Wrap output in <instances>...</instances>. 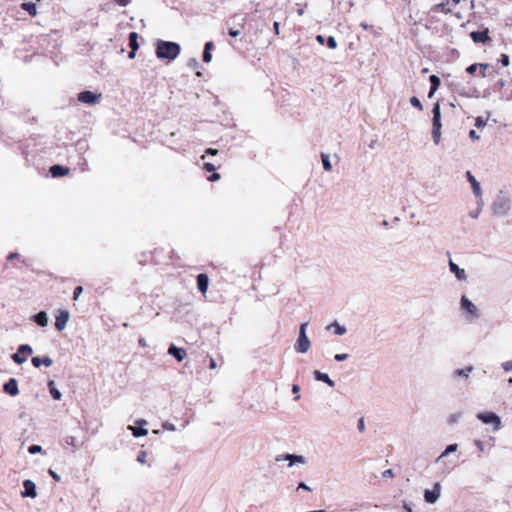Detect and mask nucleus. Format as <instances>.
<instances>
[{"instance_id": "13d9d810", "label": "nucleus", "mask_w": 512, "mask_h": 512, "mask_svg": "<svg viewBox=\"0 0 512 512\" xmlns=\"http://www.w3.org/2000/svg\"><path fill=\"white\" fill-rule=\"evenodd\" d=\"M382 475H383V477L392 476L393 475V471L391 469L385 470Z\"/></svg>"}, {"instance_id": "b1692460", "label": "nucleus", "mask_w": 512, "mask_h": 512, "mask_svg": "<svg viewBox=\"0 0 512 512\" xmlns=\"http://www.w3.org/2000/svg\"><path fill=\"white\" fill-rule=\"evenodd\" d=\"M429 80L431 83V89L429 91L428 97L431 98L434 95V93L436 92V90L439 88L441 81H440L439 77L436 75H431L429 77Z\"/></svg>"}, {"instance_id": "dca6fc26", "label": "nucleus", "mask_w": 512, "mask_h": 512, "mask_svg": "<svg viewBox=\"0 0 512 512\" xmlns=\"http://www.w3.org/2000/svg\"><path fill=\"white\" fill-rule=\"evenodd\" d=\"M470 36L476 43H485L490 40V37L488 36V30L473 31L471 32Z\"/></svg>"}, {"instance_id": "5701e85b", "label": "nucleus", "mask_w": 512, "mask_h": 512, "mask_svg": "<svg viewBox=\"0 0 512 512\" xmlns=\"http://www.w3.org/2000/svg\"><path fill=\"white\" fill-rule=\"evenodd\" d=\"M327 330H333V332L336 334V335H344L347 331L346 327L344 325H341L340 323L338 322H333L331 323L330 325H328L326 327Z\"/></svg>"}, {"instance_id": "69168bd1", "label": "nucleus", "mask_w": 512, "mask_h": 512, "mask_svg": "<svg viewBox=\"0 0 512 512\" xmlns=\"http://www.w3.org/2000/svg\"><path fill=\"white\" fill-rule=\"evenodd\" d=\"M135 56H136V51H134V50H132V49H131V51H130V52H129V54H128V57H129L130 59H133V58H135Z\"/></svg>"}, {"instance_id": "6e6552de", "label": "nucleus", "mask_w": 512, "mask_h": 512, "mask_svg": "<svg viewBox=\"0 0 512 512\" xmlns=\"http://www.w3.org/2000/svg\"><path fill=\"white\" fill-rule=\"evenodd\" d=\"M100 98H101L100 94H95L91 91H83L78 94V100L80 102L85 103V104H90V105L99 103Z\"/></svg>"}, {"instance_id": "0e129e2a", "label": "nucleus", "mask_w": 512, "mask_h": 512, "mask_svg": "<svg viewBox=\"0 0 512 512\" xmlns=\"http://www.w3.org/2000/svg\"><path fill=\"white\" fill-rule=\"evenodd\" d=\"M316 40L320 43V44H324V37L322 35H318L316 37Z\"/></svg>"}, {"instance_id": "f8f14e48", "label": "nucleus", "mask_w": 512, "mask_h": 512, "mask_svg": "<svg viewBox=\"0 0 512 512\" xmlns=\"http://www.w3.org/2000/svg\"><path fill=\"white\" fill-rule=\"evenodd\" d=\"M3 390L5 393L16 396L19 393L18 382L15 378H10L4 385Z\"/></svg>"}, {"instance_id": "39448f33", "label": "nucleus", "mask_w": 512, "mask_h": 512, "mask_svg": "<svg viewBox=\"0 0 512 512\" xmlns=\"http://www.w3.org/2000/svg\"><path fill=\"white\" fill-rule=\"evenodd\" d=\"M477 418L485 424H493V429L495 431L498 430L501 426L500 417L493 412L478 413Z\"/></svg>"}, {"instance_id": "4d7b16f0", "label": "nucleus", "mask_w": 512, "mask_h": 512, "mask_svg": "<svg viewBox=\"0 0 512 512\" xmlns=\"http://www.w3.org/2000/svg\"><path fill=\"white\" fill-rule=\"evenodd\" d=\"M116 2L121 6H127L130 3V0H116Z\"/></svg>"}, {"instance_id": "20e7f679", "label": "nucleus", "mask_w": 512, "mask_h": 512, "mask_svg": "<svg viewBox=\"0 0 512 512\" xmlns=\"http://www.w3.org/2000/svg\"><path fill=\"white\" fill-rule=\"evenodd\" d=\"M33 353V349L28 344H22L18 347L17 352L11 358L17 364H23L27 361L28 356Z\"/></svg>"}, {"instance_id": "8fccbe9b", "label": "nucleus", "mask_w": 512, "mask_h": 512, "mask_svg": "<svg viewBox=\"0 0 512 512\" xmlns=\"http://www.w3.org/2000/svg\"><path fill=\"white\" fill-rule=\"evenodd\" d=\"M219 179H220V174H219V173H213V174L208 178V180H209V181H212V182H213V181H217V180H219Z\"/></svg>"}, {"instance_id": "f704fd0d", "label": "nucleus", "mask_w": 512, "mask_h": 512, "mask_svg": "<svg viewBox=\"0 0 512 512\" xmlns=\"http://www.w3.org/2000/svg\"><path fill=\"white\" fill-rule=\"evenodd\" d=\"M30 454L40 453L42 451V447L40 445H32L28 448Z\"/></svg>"}, {"instance_id": "e433bc0d", "label": "nucleus", "mask_w": 512, "mask_h": 512, "mask_svg": "<svg viewBox=\"0 0 512 512\" xmlns=\"http://www.w3.org/2000/svg\"><path fill=\"white\" fill-rule=\"evenodd\" d=\"M349 357V355L347 353H341V354H336L334 356V359L338 362H342V361H345L347 360Z\"/></svg>"}, {"instance_id": "58836bf2", "label": "nucleus", "mask_w": 512, "mask_h": 512, "mask_svg": "<svg viewBox=\"0 0 512 512\" xmlns=\"http://www.w3.org/2000/svg\"><path fill=\"white\" fill-rule=\"evenodd\" d=\"M485 125H486V121L483 118H481V117H477L476 118L475 126L477 128H483Z\"/></svg>"}, {"instance_id": "052dcab7", "label": "nucleus", "mask_w": 512, "mask_h": 512, "mask_svg": "<svg viewBox=\"0 0 512 512\" xmlns=\"http://www.w3.org/2000/svg\"><path fill=\"white\" fill-rule=\"evenodd\" d=\"M279 27H280L279 22H274V24H273V28H274V31H275V33H276L277 35L279 34Z\"/></svg>"}, {"instance_id": "1a4fd4ad", "label": "nucleus", "mask_w": 512, "mask_h": 512, "mask_svg": "<svg viewBox=\"0 0 512 512\" xmlns=\"http://www.w3.org/2000/svg\"><path fill=\"white\" fill-rule=\"evenodd\" d=\"M69 318H70V314L67 310L60 311L58 313V315L56 316L55 328L58 331H63L68 324Z\"/></svg>"}, {"instance_id": "393cba45", "label": "nucleus", "mask_w": 512, "mask_h": 512, "mask_svg": "<svg viewBox=\"0 0 512 512\" xmlns=\"http://www.w3.org/2000/svg\"><path fill=\"white\" fill-rule=\"evenodd\" d=\"M458 449L457 444H450L446 447V449L439 455V457L436 459V462L438 463L442 458L448 456L451 453L456 452Z\"/></svg>"}, {"instance_id": "c85d7f7f", "label": "nucleus", "mask_w": 512, "mask_h": 512, "mask_svg": "<svg viewBox=\"0 0 512 512\" xmlns=\"http://www.w3.org/2000/svg\"><path fill=\"white\" fill-rule=\"evenodd\" d=\"M21 7L22 9L26 10L31 16L37 15V8L34 3H23Z\"/></svg>"}, {"instance_id": "3c124183", "label": "nucleus", "mask_w": 512, "mask_h": 512, "mask_svg": "<svg viewBox=\"0 0 512 512\" xmlns=\"http://www.w3.org/2000/svg\"><path fill=\"white\" fill-rule=\"evenodd\" d=\"M205 153L208 154V155H217L218 154V150L217 149H213V148H208L205 150Z\"/></svg>"}, {"instance_id": "7ed1b4c3", "label": "nucleus", "mask_w": 512, "mask_h": 512, "mask_svg": "<svg viewBox=\"0 0 512 512\" xmlns=\"http://www.w3.org/2000/svg\"><path fill=\"white\" fill-rule=\"evenodd\" d=\"M460 307L465 312V317L469 320H475L479 317V311L475 304L463 295L460 300Z\"/></svg>"}, {"instance_id": "f03ea898", "label": "nucleus", "mask_w": 512, "mask_h": 512, "mask_svg": "<svg viewBox=\"0 0 512 512\" xmlns=\"http://www.w3.org/2000/svg\"><path fill=\"white\" fill-rule=\"evenodd\" d=\"M309 323L305 322L300 325L299 333H298V339L295 343L294 349L297 353L304 354L306 353L311 346V342L307 336V327Z\"/></svg>"}, {"instance_id": "a19ab883", "label": "nucleus", "mask_w": 512, "mask_h": 512, "mask_svg": "<svg viewBox=\"0 0 512 512\" xmlns=\"http://www.w3.org/2000/svg\"><path fill=\"white\" fill-rule=\"evenodd\" d=\"M501 366L505 371H510L512 370V361L503 362Z\"/></svg>"}, {"instance_id": "680f3d73", "label": "nucleus", "mask_w": 512, "mask_h": 512, "mask_svg": "<svg viewBox=\"0 0 512 512\" xmlns=\"http://www.w3.org/2000/svg\"><path fill=\"white\" fill-rule=\"evenodd\" d=\"M209 367H210V369H215L216 368V362H215V360L213 358H210Z\"/></svg>"}, {"instance_id": "79ce46f5", "label": "nucleus", "mask_w": 512, "mask_h": 512, "mask_svg": "<svg viewBox=\"0 0 512 512\" xmlns=\"http://www.w3.org/2000/svg\"><path fill=\"white\" fill-rule=\"evenodd\" d=\"M82 292L83 288L81 286H77L74 290V300H77Z\"/></svg>"}, {"instance_id": "864d4df0", "label": "nucleus", "mask_w": 512, "mask_h": 512, "mask_svg": "<svg viewBox=\"0 0 512 512\" xmlns=\"http://www.w3.org/2000/svg\"><path fill=\"white\" fill-rule=\"evenodd\" d=\"M479 67L481 69V76L485 77V70L488 67V64H479Z\"/></svg>"}, {"instance_id": "7c9ffc66", "label": "nucleus", "mask_w": 512, "mask_h": 512, "mask_svg": "<svg viewBox=\"0 0 512 512\" xmlns=\"http://www.w3.org/2000/svg\"><path fill=\"white\" fill-rule=\"evenodd\" d=\"M321 159H322V164H323V168L324 170L326 171H330L332 169V165H331V162H330V159H329V156L327 154H322L321 155Z\"/></svg>"}, {"instance_id": "f3484780", "label": "nucleus", "mask_w": 512, "mask_h": 512, "mask_svg": "<svg viewBox=\"0 0 512 512\" xmlns=\"http://www.w3.org/2000/svg\"><path fill=\"white\" fill-rule=\"evenodd\" d=\"M433 119H432V127L434 128H441V110H440V104L437 102L433 107Z\"/></svg>"}, {"instance_id": "a878e982", "label": "nucleus", "mask_w": 512, "mask_h": 512, "mask_svg": "<svg viewBox=\"0 0 512 512\" xmlns=\"http://www.w3.org/2000/svg\"><path fill=\"white\" fill-rule=\"evenodd\" d=\"M473 370V367L470 366V367H467L465 369H457L453 372V377L456 378V377H464V378H467L469 377L471 371Z\"/></svg>"}, {"instance_id": "9b49d317", "label": "nucleus", "mask_w": 512, "mask_h": 512, "mask_svg": "<svg viewBox=\"0 0 512 512\" xmlns=\"http://www.w3.org/2000/svg\"><path fill=\"white\" fill-rule=\"evenodd\" d=\"M23 486L24 491L21 492L22 497L36 498V484L32 480H25Z\"/></svg>"}, {"instance_id": "c03bdc74", "label": "nucleus", "mask_w": 512, "mask_h": 512, "mask_svg": "<svg viewBox=\"0 0 512 512\" xmlns=\"http://www.w3.org/2000/svg\"><path fill=\"white\" fill-rule=\"evenodd\" d=\"M204 169L208 172H212V171H215L216 170V167L215 165H213L212 163H205L204 164Z\"/></svg>"}, {"instance_id": "5fc2aeb1", "label": "nucleus", "mask_w": 512, "mask_h": 512, "mask_svg": "<svg viewBox=\"0 0 512 512\" xmlns=\"http://www.w3.org/2000/svg\"><path fill=\"white\" fill-rule=\"evenodd\" d=\"M212 47H213V43L212 42H207L205 44V46H204V50L210 52Z\"/></svg>"}, {"instance_id": "4468645a", "label": "nucleus", "mask_w": 512, "mask_h": 512, "mask_svg": "<svg viewBox=\"0 0 512 512\" xmlns=\"http://www.w3.org/2000/svg\"><path fill=\"white\" fill-rule=\"evenodd\" d=\"M466 177L469 183L471 184L472 191L476 197H480L482 194L480 183L477 179L472 175L470 171L466 172Z\"/></svg>"}, {"instance_id": "72a5a7b5", "label": "nucleus", "mask_w": 512, "mask_h": 512, "mask_svg": "<svg viewBox=\"0 0 512 512\" xmlns=\"http://www.w3.org/2000/svg\"><path fill=\"white\" fill-rule=\"evenodd\" d=\"M410 103H411L412 106H414L415 108L419 109L420 111L423 109V106H422L420 100L417 97H415V96L410 98Z\"/></svg>"}, {"instance_id": "2f4dec72", "label": "nucleus", "mask_w": 512, "mask_h": 512, "mask_svg": "<svg viewBox=\"0 0 512 512\" xmlns=\"http://www.w3.org/2000/svg\"><path fill=\"white\" fill-rule=\"evenodd\" d=\"M432 138L436 145L439 144L441 139V128L432 127Z\"/></svg>"}, {"instance_id": "9d476101", "label": "nucleus", "mask_w": 512, "mask_h": 512, "mask_svg": "<svg viewBox=\"0 0 512 512\" xmlns=\"http://www.w3.org/2000/svg\"><path fill=\"white\" fill-rule=\"evenodd\" d=\"M277 462L286 460L289 461V466H293L294 464H305L306 459L301 455H293V454H285L284 456H278L275 459Z\"/></svg>"}, {"instance_id": "2eb2a0df", "label": "nucleus", "mask_w": 512, "mask_h": 512, "mask_svg": "<svg viewBox=\"0 0 512 512\" xmlns=\"http://www.w3.org/2000/svg\"><path fill=\"white\" fill-rule=\"evenodd\" d=\"M167 352L169 355H172L173 357H175L178 361H182L187 355L185 349L176 347L175 345H171L168 348Z\"/></svg>"}, {"instance_id": "bf43d9fd", "label": "nucleus", "mask_w": 512, "mask_h": 512, "mask_svg": "<svg viewBox=\"0 0 512 512\" xmlns=\"http://www.w3.org/2000/svg\"><path fill=\"white\" fill-rule=\"evenodd\" d=\"M459 417H460V414L452 415V416L450 417L449 422H450V423H455V422L458 420V418H459Z\"/></svg>"}, {"instance_id": "bb28decb", "label": "nucleus", "mask_w": 512, "mask_h": 512, "mask_svg": "<svg viewBox=\"0 0 512 512\" xmlns=\"http://www.w3.org/2000/svg\"><path fill=\"white\" fill-rule=\"evenodd\" d=\"M128 429L132 431L134 437H142L148 434V430L146 428H136L133 426H128Z\"/></svg>"}, {"instance_id": "473e14b6", "label": "nucleus", "mask_w": 512, "mask_h": 512, "mask_svg": "<svg viewBox=\"0 0 512 512\" xmlns=\"http://www.w3.org/2000/svg\"><path fill=\"white\" fill-rule=\"evenodd\" d=\"M147 456H148V453H147L145 450H141V451L138 453L137 461H138L139 463H141V464H145V463H146Z\"/></svg>"}, {"instance_id": "774afa93", "label": "nucleus", "mask_w": 512, "mask_h": 512, "mask_svg": "<svg viewBox=\"0 0 512 512\" xmlns=\"http://www.w3.org/2000/svg\"><path fill=\"white\" fill-rule=\"evenodd\" d=\"M404 509H405L407 512H413L412 508H411L408 504H404Z\"/></svg>"}, {"instance_id": "a211bd4d", "label": "nucleus", "mask_w": 512, "mask_h": 512, "mask_svg": "<svg viewBox=\"0 0 512 512\" xmlns=\"http://www.w3.org/2000/svg\"><path fill=\"white\" fill-rule=\"evenodd\" d=\"M32 364L36 368H39L42 364L50 367L53 364V359L49 356H45L43 358L37 356L32 358Z\"/></svg>"}, {"instance_id": "0eeeda50", "label": "nucleus", "mask_w": 512, "mask_h": 512, "mask_svg": "<svg viewBox=\"0 0 512 512\" xmlns=\"http://www.w3.org/2000/svg\"><path fill=\"white\" fill-rule=\"evenodd\" d=\"M441 485L436 482L431 490L424 491V499L429 504L436 503L440 498Z\"/></svg>"}, {"instance_id": "e2e57ef3", "label": "nucleus", "mask_w": 512, "mask_h": 512, "mask_svg": "<svg viewBox=\"0 0 512 512\" xmlns=\"http://www.w3.org/2000/svg\"><path fill=\"white\" fill-rule=\"evenodd\" d=\"M299 391H300V388H299V386H298V385H296V384H295V385H293V386H292V392H293V393H295V394H296V393H298Z\"/></svg>"}, {"instance_id": "cd10ccee", "label": "nucleus", "mask_w": 512, "mask_h": 512, "mask_svg": "<svg viewBox=\"0 0 512 512\" xmlns=\"http://www.w3.org/2000/svg\"><path fill=\"white\" fill-rule=\"evenodd\" d=\"M137 39H138V34L136 32H131L129 34V45H130L131 49L134 51H137V49L139 48Z\"/></svg>"}, {"instance_id": "ea45409f", "label": "nucleus", "mask_w": 512, "mask_h": 512, "mask_svg": "<svg viewBox=\"0 0 512 512\" xmlns=\"http://www.w3.org/2000/svg\"><path fill=\"white\" fill-rule=\"evenodd\" d=\"M212 59V55H211V52H208V51H203V61L208 63L210 62Z\"/></svg>"}, {"instance_id": "c756f323", "label": "nucleus", "mask_w": 512, "mask_h": 512, "mask_svg": "<svg viewBox=\"0 0 512 512\" xmlns=\"http://www.w3.org/2000/svg\"><path fill=\"white\" fill-rule=\"evenodd\" d=\"M49 387H50V393L52 395V397L55 399V400H61L62 398V394L61 392L56 389L53 385H54V382L53 381H50L49 382Z\"/></svg>"}, {"instance_id": "6e6d98bb", "label": "nucleus", "mask_w": 512, "mask_h": 512, "mask_svg": "<svg viewBox=\"0 0 512 512\" xmlns=\"http://www.w3.org/2000/svg\"><path fill=\"white\" fill-rule=\"evenodd\" d=\"M475 445L478 447V449H479L480 451H483V450H484V445H483L482 441L477 440V441L475 442Z\"/></svg>"}, {"instance_id": "37998d69", "label": "nucleus", "mask_w": 512, "mask_h": 512, "mask_svg": "<svg viewBox=\"0 0 512 512\" xmlns=\"http://www.w3.org/2000/svg\"><path fill=\"white\" fill-rule=\"evenodd\" d=\"M501 63L503 66L507 67L510 63L509 57L506 54L501 55Z\"/></svg>"}, {"instance_id": "4c0bfd02", "label": "nucleus", "mask_w": 512, "mask_h": 512, "mask_svg": "<svg viewBox=\"0 0 512 512\" xmlns=\"http://www.w3.org/2000/svg\"><path fill=\"white\" fill-rule=\"evenodd\" d=\"M162 427L164 430H167V431H175L176 430V427L173 423H170V422H164L162 424Z\"/></svg>"}, {"instance_id": "423d86ee", "label": "nucleus", "mask_w": 512, "mask_h": 512, "mask_svg": "<svg viewBox=\"0 0 512 512\" xmlns=\"http://www.w3.org/2000/svg\"><path fill=\"white\" fill-rule=\"evenodd\" d=\"M510 209V202L506 198L497 199L492 205L493 214L496 216H504Z\"/></svg>"}, {"instance_id": "f257e3e1", "label": "nucleus", "mask_w": 512, "mask_h": 512, "mask_svg": "<svg viewBox=\"0 0 512 512\" xmlns=\"http://www.w3.org/2000/svg\"><path fill=\"white\" fill-rule=\"evenodd\" d=\"M181 47L176 42L160 40L156 45V56L159 59L174 60L180 54Z\"/></svg>"}, {"instance_id": "603ef678", "label": "nucleus", "mask_w": 512, "mask_h": 512, "mask_svg": "<svg viewBox=\"0 0 512 512\" xmlns=\"http://www.w3.org/2000/svg\"><path fill=\"white\" fill-rule=\"evenodd\" d=\"M297 489H303V490H310V487L308 485H306V483L304 482H300Z\"/></svg>"}, {"instance_id": "6ab92c4d", "label": "nucleus", "mask_w": 512, "mask_h": 512, "mask_svg": "<svg viewBox=\"0 0 512 512\" xmlns=\"http://www.w3.org/2000/svg\"><path fill=\"white\" fill-rule=\"evenodd\" d=\"M209 279L206 274H199L197 276V287L199 291L205 293L208 289Z\"/></svg>"}, {"instance_id": "4be33fe9", "label": "nucleus", "mask_w": 512, "mask_h": 512, "mask_svg": "<svg viewBox=\"0 0 512 512\" xmlns=\"http://www.w3.org/2000/svg\"><path fill=\"white\" fill-rule=\"evenodd\" d=\"M69 170L66 167H63L61 165H53L50 168V173L53 177H62L68 174Z\"/></svg>"}, {"instance_id": "49530a36", "label": "nucleus", "mask_w": 512, "mask_h": 512, "mask_svg": "<svg viewBox=\"0 0 512 512\" xmlns=\"http://www.w3.org/2000/svg\"><path fill=\"white\" fill-rule=\"evenodd\" d=\"M477 66H478L477 64H472V65H470V66H468V67L466 68V71H467L469 74H473V73H475V71H476V69H477Z\"/></svg>"}, {"instance_id": "a18cd8bd", "label": "nucleus", "mask_w": 512, "mask_h": 512, "mask_svg": "<svg viewBox=\"0 0 512 512\" xmlns=\"http://www.w3.org/2000/svg\"><path fill=\"white\" fill-rule=\"evenodd\" d=\"M49 474L52 476V478L55 480V481H60L61 480V477L58 473H56L55 471H53L52 469H49Z\"/></svg>"}, {"instance_id": "338daca9", "label": "nucleus", "mask_w": 512, "mask_h": 512, "mask_svg": "<svg viewBox=\"0 0 512 512\" xmlns=\"http://www.w3.org/2000/svg\"><path fill=\"white\" fill-rule=\"evenodd\" d=\"M18 257V253H11L9 256H8V260H12V259H15Z\"/></svg>"}, {"instance_id": "de8ad7c7", "label": "nucleus", "mask_w": 512, "mask_h": 512, "mask_svg": "<svg viewBox=\"0 0 512 512\" xmlns=\"http://www.w3.org/2000/svg\"><path fill=\"white\" fill-rule=\"evenodd\" d=\"M469 137L473 140H478L480 137L475 130L469 132Z\"/></svg>"}, {"instance_id": "ddd939ff", "label": "nucleus", "mask_w": 512, "mask_h": 512, "mask_svg": "<svg viewBox=\"0 0 512 512\" xmlns=\"http://www.w3.org/2000/svg\"><path fill=\"white\" fill-rule=\"evenodd\" d=\"M449 268H450V271L455 275V277L459 281H465L467 279L466 271L464 269L460 268L452 260L449 261Z\"/></svg>"}, {"instance_id": "c9c22d12", "label": "nucleus", "mask_w": 512, "mask_h": 512, "mask_svg": "<svg viewBox=\"0 0 512 512\" xmlns=\"http://www.w3.org/2000/svg\"><path fill=\"white\" fill-rule=\"evenodd\" d=\"M327 45H328V46H329V48H331V49H336V47H337L336 39H335L333 36H330V37L327 39Z\"/></svg>"}, {"instance_id": "09e8293b", "label": "nucleus", "mask_w": 512, "mask_h": 512, "mask_svg": "<svg viewBox=\"0 0 512 512\" xmlns=\"http://www.w3.org/2000/svg\"><path fill=\"white\" fill-rule=\"evenodd\" d=\"M239 34H240L239 30H236V29H233V28L229 29V35L231 37H237V36H239Z\"/></svg>"}, {"instance_id": "412c9836", "label": "nucleus", "mask_w": 512, "mask_h": 512, "mask_svg": "<svg viewBox=\"0 0 512 512\" xmlns=\"http://www.w3.org/2000/svg\"><path fill=\"white\" fill-rule=\"evenodd\" d=\"M32 318L33 321H35L41 327H46L48 325V315L44 311L35 314Z\"/></svg>"}, {"instance_id": "aec40b11", "label": "nucleus", "mask_w": 512, "mask_h": 512, "mask_svg": "<svg viewBox=\"0 0 512 512\" xmlns=\"http://www.w3.org/2000/svg\"><path fill=\"white\" fill-rule=\"evenodd\" d=\"M314 378L318 381H322L329 385L330 387H334L335 382L329 377L328 374L322 373L318 370L314 371Z\"/></svg>"}]
</instances>
